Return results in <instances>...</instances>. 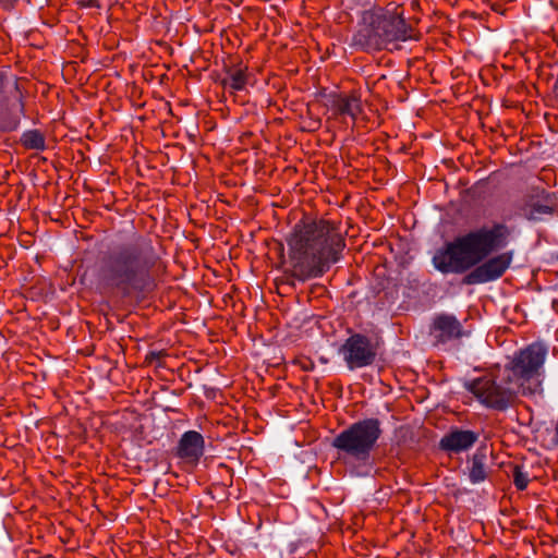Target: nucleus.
<instances>
[{
	"mask_svg": "<svg viewBox=\"0 0 558 558\" xmlns=\"http://www.w3.org/2000/svg\"><path fill=\"white\" fill-rule=\"evenodd\" d=\"M226 89L242 90L246 84V73L243 69H229L227 75L221 81Z\"/></svg>",
	"mask_w": 558,
	"mask_h": 558,
	"instance_id": "2eb2a0df",
	"label": "nucleus"
},
{
	"mask_svg": "<svg viewBox=\"0 0 558 558\" xmlns=\"http://www.w3.org/2000/svg\"><path fill=\"white\" fill-rule=\"evenodd\" d=\"M163 353L161 351L159 352H149L146 356V361L153 362L154 360H158Z\"/></svg>",
	"mask_w": 558,
	"mask_h": 558,
	"instance_id": "6ab92c4d",
	"label": "nucleus"
},
{
	"mask_svg": "<svg viewBox=\"0 0 558 558\" xmlns=\"http://www.w3.org/2000/svg\"><path fill=\"white\" fill-rule=\"evenodd\" d=\"M546 348L533 343L520 351L499 379L482 377L466 384V388L486 407L504 411L511 407L519 393L532 395L539 386L538 371L544 364Z\"/></svg>",
	"mask_w": 558,
	"mask_h": 558,
	"instance_id": "f257e3e1",
	"label": "nucleus"
},
{
	"mask_svg": "<svg viewBox=\"0 0 558 558\" xmlns=\"http://www.w3.org/2000/svg\"><path fill=\"white\" fill-rule=\"evenodd\" d=\"M429 333L435 345L446 344L464 335L461 323L450 314L437 315L433 320Z\"/></svg>",
	"mask_w": 558,
	"mask_h": 558,
	"instance_id": "1a4fd4ad",
	"label": "nucleus"
},
{
	"mask_svg": "<svg viewBox=\"0 0 558 558\" xmlns=\"http://www.w3.org/2000/svg\"><path fill=\"white\" fill-rule=\"evenodd\" d=\"M313 367H314V364H313V362H311V361H308V364L303 365V368H304L305 371L313 369Z\"/></svg>",
	"mask_w": 558,
	"mask_h": 558,
	"instance_id": "412c9836",
	"label": "nucleus"
},
{
	"mask_svg": "<svg viewBox=\"0 0 558 558\" xmlns=\"http://www.w3.org/2000/svg\"><path fill=\"white\" fill-rule=\"evenodd\" d=\"M486 448H478L472 457L471 466L469 469V478L473 484L481 483L487 478L488 469L486 465Z\"/></svg>",
	"mask_w": 558,
	"mask_h": 558,
	"instance_id": "4468645a",
	"label": "nucleus"
},
{
	"mask_svg": "<svg viewBox=\"0 0 558 558\" xmlns=\"http://www.w3.org/2000/svg\"><path fill=\"white\" fill-rule=\"evenodd\" d=\"M381 433L378 418H365L338 434L332 446L350 458L364 461L368 459Z\"/></svg>",
	"mask_w": 558,
	"mask_h": 558,
	"instance_id": "423d86ee",
	"label": "nucleus"
},
{
	"mask_svg": "<svg viewBox=\"0 0 558 558\" xmlns=\"http://www.w3.org/2000/svg\"><path fill=\"white\" fill-rule=\"evenodd\" d=\"M349 369L372 365L376 359V348L361 333L350 336L339 349Z\"/></svg>",
	"mask_w": 558,
	"mask_h": 558,
	"instance_id": "0eeeda50",
	"label": "nucleus"
},
{
	"mask_svg": "<svg viewBox=\"0 0 558 558\" xmlns=\"http://www.w3.org/2000/svg\"><path fill=\"white\" fill-rule=\"evenodd\" d=\"M78 3L82 7H86V8H100L101 7V0H78Z\"/></svg>",
	"mask_w": 558,
	"mask_h": 558,
	"instance_id": "a211bd4d",
	"label": "nucleus"
},
{
	"mask_svg": "<svg viewBox=\"0 0 558 558\" xmlns=\"http://www.w3.org/2000/svg\"><path fill=\"white\" fill-rule=\"evenodd\" d=\"M414 37V28L403 19L402 7L391 2L371 15L369 23L354 36V43L367 50H393L399 48V41Z\"/></svg>",
	"mask_w": 558,
	"mask_h": 558,
	"instance_id": "39448f33",
	"label": "nucleus"
},
{
	"mask_svg": "<svg viewBox=\"0 0 558 558\" xmlns=\"http://www.w3.org/2000/svg\"><path fill=\"white\" fill-rule=\"evenodd\" d=\"M513 252L508 251L486 259L463 278L464 284H477L500 278L510 267Z\"/></svg>",
	"mask_w": 558,
	"mask_h": 558,
	"instance_id": "6e6552de",
	"label": "nucleus"
},
{
	"mask_svg": "<svg viewBox=\"0 0 558 558\" xmlns=\"http://www.w3.org/2000/svg\"><path fill=\"white\" fill-rule=\"evenodd\" d=\"M344 245L341 231L329 221L296 225L288 239L293 276L301 280L322 276L340 259Z\"/></svg>",
	"mask_w": 558,
	"mask_h": 558,
	"instance_id": "f03ea898",
	"label": "nucleus"
},
{
	"mask_svg": "<svg viewBox=\"0 0 558 558\" xmlns=\"http://www.w3.org/2000/svg\"><path fill=\"white\" fill-rule=\"evenodd\" d=\"M536 211L539 213V214H548L551 211V208L548 207V206H538L536 208Z\"/></svg>",
	"mask_w": 558,
	"mask_h": 558,
	"instance_id": "aec40b11",
	"label": "nucleus"
},
{
	"mask_svg": "<svg viewBox=\"0 0 558 558\" xmlns=\"http://www.w3.org/2000/svg\"><path fill=\"white\" fill-rule=\"evenodd\" d=\"M478 439L473 430L454 428L442 436L439 448L449 453H460L469 450Z\"/></svg>",
	"mask_w": 558,
	"mask_h": 558,
	"instance_id": "9d476101",
	"label": "nucleus"
},
{
	"mask_svg": "<svg viewBox=\"0 0 558 558\" xmlns=\"http://www.w3.org/2000/svg\"><path fill=\"white\" fill-rule=\"evenodd\" d=\"M513 482L518 489L523 490L529 484V477L525 472L518 465L513 469Z\"/></svg>",
	"mask_w": 558,
	"mask_h": 558,
	"instance_id": "f3484780",
	"label": "nucleus"
},
{
	"mask_svg": "<svg viewBox=\"0 0 558 558\" xmlns=\"http://www.w3.org/2000/svg\"><path fill=\"white\" fill-rule=\"evenodd\" d=\"M204 453V438L195 432L189 430L181 436L177 448V454L187 462L195 463Z\"/></svg>",
	"mask_w": 558,
	"mask_h": 558,
	"instance_id": "f8f14e48",
	"label": "nucleus"
},
{
	"mask_svg": "<svg viewBox=\"0 0 558 558\" xmlns=\"http://www.w3.org/2000/svg\"><path fill=\"white\" fill-rule=\"evenodd\" d=\"M5 87L12 95L11 102L9 105V111L11 118L8 122L2 125V129L5 131L15 130L20 123V116L23 113L24 105L22 101V92L19 88V83L16 80H7L4 81L3 75L0 73V90Z\"/></svg>",
	"mask_w": 558,
	"mask_h": 558,
	"instance_id": "9b49d317",
	"label": "nucleus"
},
{
	"mask_svg": "<svg viewBox=\"0 0 558 558\" xmlns=\"http://www.w3.org/2000/svg\"><path fill=\"white\" fill-rule=\"evenodd\" d=\"M329 106L336 114L349 116L353 121L362 112V100L355 93L331 95Z\"/></svg>",
	"mask_w": 558,
	"mask_h": 558,
	"instance_id": "ddd939ff",
	"label": "nucleus"
},
{
	"mask_svg": "<svg viewBox=\"0 0 558 558\" xmlns=\"http://www.w3.org/2000/svg\"><path fill=\"white\" fill-rule=\"evenodd\" d=\"M510 236L504 223L483 227L457 238L439 250L433 257L435 267L441 272L461 274L483 262L493 252L504 248Z\"/></svg>",
	"mask_w": 558,
	"mask_h": 558,
	"instance_id": "20e7f679",
	"label": "nucleus"
},
{
	"mask_svg": "<svg viewBox=\"0 0 558 558\" xmlns=\"http://www.w3.org/2000/svg\"><path fill=\"white\" fill-rule=\"evenodd\" d=\"M21 142L28 149H44L45 138L39 131H28L22 135Z\"/></svg>",
	"mask_w": 558,
	"mask_h": 558,
	"instance_id": "dca6fc26",
	"label": "nucleus"
},
{
	"mask_svg": "<svg viewBox=\"0 0 558 558\" xmlns=\"http://www.w3.org/2000/svg\"><path fill=\"white\" fill-rule=\"evenodd\" d=\"M157 260L151 241L138 236L104 258L98 280L104 287L119 289L124 294L131 290H143L149 281V270Z\"/></svg>",
	"mask_w": 558,
	"mask_h": 558,
	"instance_id": "7ed1b4c3",
	"label": "nucleus"
}]
</instances>
